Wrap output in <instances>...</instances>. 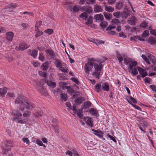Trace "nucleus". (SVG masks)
Returning <instances> with one entry per match:
<instances>
[{
	"label": "nucleus",
	"instance_id": "nucleus-1",
	"mask_svg": "<svg viewBox=\"0 0 156 156\" xmlns=\"http://www.w3.org/2000/svg\"><path fill=\"white\" fill-rule=\"evenodd\" d=\"M15 103L23 107H33L34 106L33 103L28 98L23 95L19 96L16 98Z\"/></svg>",
	"mask_w": 156,
	"mask_h": 156
},
{
	"label": "nucleus",
	"instance_id": "nucleus-2",
	"mask_svg": "<svg viewBox=\"0 0 156 156\" xmlns=\"http://www.w3.org/2000/svg\"><path fill=\"white\" fill-rule=\"evenodd\" d=\"M83 108L79 109V108H68V110L75 117H77L80 119H82L83 118Z\"/></svg>",
	"mask_w": 156,
	"mask_h": 156
},
{
	"label": "nucleus",
	"instance_id": "nucleus-3",
	"mask_svg": "<svg viewBox=\"0 0 156 156\" xmlns=\"http://www.w3.org/2000/svg\"><path fill=\"white\" fill-rule=\"evenodd\" d=\"M94 66L95 71L93 73V74L94 75L96 78L99 79L100 78V75L101 72V69L103 68L102 65L101 63H100L99 64L95 63Z\"/></svg>",
	"mask_w": 156,
	"mask_h": 156
},
{
	"label": "nucleus",
	"instance_id": "nucleus-4",
	"mask_svg": "<svg viewBox=\"0 0 156 156\" xmlns=\"http://www.w3.org/2000/svg\"><path fill=\"white\" fill-rule=\"evenodd\" d=\"M36 88L37 90L42 94L44 95L45 93V90L43 88V85L40 83H36Z\"/></svg>",
	"mask_w": 156,
	"mask_h": 156
},
{
	"label": "nucleus",
	"instance_id": "nucleus-5",
	"mask_svg": "<svg viewBox=\"0 0 156 156\" xmlns=\"http://www.w3.org/2000/svg\"><path fill=\"white\" fill-rule=\"evenodd\" d=\"M81 11L85 12L87 13H90L93 12V9L92 7L90 5H85L80 8Z\"/></svg>",
	"mask_w": 156,
	"mask_h": 156
},
{
	"label": "nucleus",
	"instance_id": "nucleus-6",
	"mask_svg": "<svg viewBox=\"0 0 156 156\" xmlns=\"http://www.w3.org/2000/svg\"><path fill=\"white\" fill-rule=\"evenodd\" d=\"M24 108H20L19 110H14L12 112V114L13 115L16 116V117H21L22 115V113H23Z\"/></svg>",
	"mask_w": 156,
	"mask_h": 156
},
{
	"label": "nucleus",
	"instance_id": "nucleus-7",
	"mask_svg": "<svg viewBox=\"0 0 156 156\" xmlns=\"http://www.w3.org/2000/svg\"><path fill=\"white\" fill-rule=\"evenodd\" d=\"M91 117L84 116L83 117V120L85 121L87 125L91 127L93 126V122Z\"/></svg>",
	"mask_w": 156,
	"mask_h": 156
},
{
	"label": "nucleus",
	"instance_id": "nucleus-8",
	"mask_svg": "<svg viewBox=\"0 0 156 156\" xmlns=\"http://www.w3.org/2000/svg\"><path fill=\"white\" fill-rule=\"evenodd\" d=\"M124 63L126 65H129V67H130V66L133 65V66H136L137 63L136 61L132 62L131 59L128 58H124Z\"/></svg>",
	"mask_w": 156,
	"mask_h": 156
},
{
	"label": "nucleus",
	"instance_id": "nucleus-9",
	"mask_svg": "<svg viewBox=\"0 0 156 156\" xmlns=\"http://www.w3.org/2000/svg\"><path fill=\"white\" fill-rule=\"evenodd\" d=\"M94 62H88L85 65V70L86 73H89L91 69L93 67Z\"/></svg>",
	"mask_w": 156,
	"mask_h": 156
},
{
	"label": "nucleus",
	"instance_id": "nucleus-10",
	"mask_svg": "<svg viewBox=\"0 0 156 156\" xmlns=\"http://www.w3.org/2000/svg\"><path fill=\"white\" fill-rule=\"evenodd\" d=\"M138 67H136V66L132 65L129 67L130 70H131L132 73L133 75H136L138 74Z\"/></svg>",
	"mask_w": 156,
	"mask_h": 156
},
{
	"label": "nucleus",
	"instance_id": "nucleus-11",
	"mask_svg": "<svg viewBox=\"0 0 156 156\" xmlns=\"http://www.w3.org/2000/svg\"><path fill=\"white\" fill-rule=\"evenodd\" d=\"M94 11L95 13L101 12L103 9L102 7L98 4H96L94 8Z\"/></svg>",
	"mask_w": 156,
	"mask_h": 156
},
{
	"label": "nucleus",
	"instance_id": "nucleus-12",
	"mask_svg": "<svg viewBox=\"0 0 156 156\" xmlns=\"http://www.w3.org/2000/svg\"><path fill=\"white\" fill-rule=\"evenodd\" d=\"M138 70L139 73L141 75L142 77L143 78L146 76L147 75V73L143 69L139 67H138Z\"/></svg>",
	"mask_w": 156,
	"mask_h": 156
},
{
	"label": "nucleus",
	"instance_id": "nucleus-13",
	"mask_svg": "<svg viewBox=\"0 0 156 156\" xmlns=\"http://www.w3.org/2000/svg\"><path fill=\"white\" fill-rule=\"evenodd\" d=\"M19 49L22 51L27 48L29 47V45L27 44L24 42H21L19 44Z\"/></svg>",
	"mask_w": 156,
	"mask_h": 156
},
{
	"label": "nucleus",
	"instance_id": "nucleus-14",
	"mask_svg": "<svg viewBox=\"0 0 156 156\" xmlns=\"http://www.w3.org/2000/svg\"><path fill=\"white\" fill-rule=\"evenodd\" d=\"M14 36L13 33L12 32H8L6 34L5 37L8 40L11 41L12 40Z\"/></svg>",
	"mask_w": 156,
	"mask_h": 156
},
{
	"label": "nucleus",
	"instance_id": "nucleus-15",
	"mask_svg": "<svg viewBox=\"0 0 156 156\" xmlns=\"http://www.w3.org/2000/svg\"><path fill=\"white\" fill-rule=\"evenodd\" d=\"M94 18L97 21L101 22L103 20V15L101 14L95 15L94 16Z\"/></svg>",
	"mask_w": 156,
	"mask_h": 156
},
{
	"label": "nucleus",
	"instance_id": "nucleus-16",
	"mask_svg": "<svg viewBox=\"0 0 156 156\" xmlns=\"http://www.w3.org/2000/svg\"><path fill=\"white\" fill-rule=\"evenodd\" d=\"M60 100L61 101H66L68 99L67 95L65 93H61Z\"/></svg>",
	"mask_w": 156,
	"mask_h": 156
},
{
	"label": "nucleus",
	"instance_id": "nucleus-17",
	"mask_svg": "<svg viewBox=\"0 0 156 156\" xmlns=\"http://www.w3.org/2000/svg\"><path fill=\"white\" fill-rule=\"evenodd\" d=\"M136 20L137 19L136 17L133 16L131 17L130 20H128V23L130 25H135Z\"/></svg>",
	"mask_w": 156,
	"mask_h": 156
},
{
	"label": "nucleus",
	"instance_id": "nucleus-18",
	"mask_svg": "<svg viewBox=\"0 0 156 156\" xmlns=\"http://www.w3.org/2000/svg\"><path fill=\"white\" fill-rule=\"evenodd\" d=\"M89 112L90 114L93 115L97 117L99 115V114L98 111L96 109H94V108H91L89 110Z\"/></svg>",
	"mask_w": 156,
	"mask_h": 156
},
{
	"label": "nucleus",
	"instance_id": "nucleus-19",
	"mask_svg": "<svg viewBox=\"0 0 156 156\" xmlns=\"http://www.w3.org/2000/svg\"><path fill=\"white\" fill-rule=\"evenodd\" d=\"M7 92V88L6 87L0 88V95L2 97L5 95Z\"/></svg>",
	"mask_w": 156,
	"mask_h": 156
},
{
	"label": "nucleus",
	"instance_id": "nucleus-20",
	"mask_svg": "<svg viewBox=\"0 0 156 156\" xmlns=\"http://www.w3.org/2000/svg\"><path fill=\"white\" fill-rule=\"evenodd\" d=\"M102 89L106 91H108L109 90V87L108 83H103L102 86Z\"/></svg>",
	"mask_w": 156,
	"mask_h": 156
},
{
	"label": "nucleus",
	"instance_id": "nucleus-21",
	"mask_svg": "<svg viewBox=\"0 0 156 156\" xmlns=\"http://www.w3.org/2000/svg\"><path fill=\"white\" fill-rule=\"evenodd\" d=\"M93 17L92 16H89L87 21L86 22V24L88 26H90L93 23Z\"/></svg>",
	"mask_w": 156,
	"mask_h": 156
},
{
	"label": "nucleus",
	"instance_id": "nucleus-22",
	"mask_svg": "<svg viewBox=\"0 0 156 156\" xmlns=\"http://www.w3.org/2000/svg\"><path fill=\"white\" fill-rule=\"evenodd\" d=\"M37 50L35 49L32 51H29V53L30 55L33 57L34 58H35L37 55Z\"/></svg>",
	"mask_w": 156,
	"mask_h": 156
},
{
	"label": "nucleus",
	"instance_id": "nucleus-23",
	"mask_svg": "<svg viewBox=\"0 0 156 156\" xmlns=\"http://www.w3.org/2000/svg\"><path fill=\"white\" fill-rule=\"evenodd\" d=\"M47 83L49 86L52 88H55L56 87V83L54 82H52L51 80H47Z\"/></svg>",
	"mask_w": 156,
	"mask_h": 156
},
{
	"label": "nucleus",
	"instance_id": "nucleus-24",
	"mask_svg": "<svg viewBox=\"0 0 156 156\" xmlns=\"http://www.w3.org/2000/svg\"><path fill=\"white\" fill-rule=\"evenodd\" d=\"M148 43L152 45L156 44V39L153 37H150L149 38Z\"/></svg>",
	"mask_w": 156,
	"mask_h": 156
},
{
	"label": "nucleus",
	"instance_id": "nucleus-25",
	"mask_svg": "<svg viewBox=\"0 0 156 156\" xmlns=\"http://www.w3.org/2000/svg\"><path fill=\"white\" fill-rule=\"evenodd\" d=\"M104 15L105 18L108 20H110L112 18V15L111 14L105 12H104Z\"/></svg>",
	"mask_w": 156,
	"mask_h": 156
},
{
	"label": "nucleus",
	"instance_id": "nucleus-26",
	"mask_svg": "<svg viewBox=\"0 0 156 156\" xmlns=\"http://www.w3.org/2000/svg\"><path fill=\"white\" fill-rule=\"evenodd\" d=\"M88 16V13L86 12H83L80 15V17L85 20H87Z\"/></svg>",
	"mask_w": 156,
	"mask_h": 156
},
{
	"label": "nucleus",
	"instance_id": "nucleus-27",
	"mask_svg": "<svg viewBox=\"0 0 156 156\" xmlns=\"http://www.w3.org/2000/svg\"><path fill=\"white\" fill-rule=\"evenodd\" d=\"M105 10H106L107 11L110 12H112L114 10V9L113 8L110 6H108L106 5H105Z\"/></svg>",
	"mask_w": 156,
	"mask_h": 156
},
{
	"label": "nucleus",
	"instance_id": "nucleus-28",
	"mask_svg": "<svg viewBox=\"0 0 156 156\" xmlns=\"http://www.w3.org/2000/svg\"><path fill=\"white\" fill-rule=\"evenodd\" d=\"M123 6V3L122 2H119L117 3L116 5L115 9H120Z\"/></svg>",
	"mask_w": 156,
	"mask_h": 156
},
{
	"label": "nucleus",
	"instance_id": "nucleus-29",
	"mask_svg": "<svg viewBox=\"0 0 156 156\" xmlns=\"http://www.w3.org/2000/svg\"><path fill=\"white\" fill-rule=\"evenodd\" d=\"M13 121H15L18 123H24L23 120L21 118H19L18 117H14L13 119Z\"/></svg>",
	"mask_w": 156,
	"mask_h": 156
},
{
	"label": "nucleus",
	"instance_id": "nucleus-30",
	"mask_svg": "<svg viewBox=\"0 0 156 156\" xmlns=\"http://www.w3.org/2000/svg\"><path fill=\"white\" fill-rule=\"evenodd\" d=\"M48 67V62H45L41 66V69L43 70H46Z\"/></svg>",
	"mask_w": 156,
	"mask_h": 156
},
{
	"label": "nucleus",
	"instance_id": "nucleus-31",
	"mask_svg": "<svg viewBox=\"0 0 156 156\" xmlns=\"http://www.w3.org/2000/svg\"><path fill=\"white\" fill-rule=\"evenodd\" d=\"M101 84L97 83L95 86V90L98 92L101 91Z\"/></svg>",
	"mask_w": 156,
	"mask_h": 156
},
{
	"label": "nucleus",
	"instance_id": "nucleus-32",
	"mask_svg": "<svg viewBox=\"0 0 156 156\" xmlns=\"http://www.w3.org/2000/svg\"><path fill=\"white\" fill-rule=\"evenodd\" d=\"M104 135V133L102 132L101 130H99L96 134L95 135L98 136L100 138H103V136Z\"/></svg>",
	"mask_w": 156,
	"mask_h": 156
},
{
	"label": "nucleus",
	"instance_id": "nucleus-33",
	"mask_svg": "<svg viewBox=\"0 0 156 156\" xmlns=\"http://www.w3.org/2000/svg\"><path fill=\"white\" fill-rule=\"evenodd\" d=\"M67 5V9L69 10H70L71 12H72V8L73 5L72 3H66V4Z\"/></svg>",
	"mask_w": 156,
	"mask_h": 156
},
{
	"label": "nucleus",
	"instance_id": "nucleus-34",
	"mask_svg": "<svg viewBox=\"0 0 156 156\" xmlns=\"http://www.w3.org/2000/svg\"><path fill=\"white\" fill-rule=\"evenodd\" d=\"M66 88L67 90V92L69 94H71L74 92V89L69 86H66Z\"/></svg>",
	"mask_w": 156,
	"mask_h": 156
},
{
	"label": "nucleus",
	"instance_id": "nucleus-35",
	"mask_svg": "<svg viewBox=\"0 0 156 156\" xmlns=\"http://www.w3.org/2000/svg\"><path fill=\"white\" fill-rule=\"evenodd\" d=\"M80 6L77 5L73 6L72 8V12H77L79 11V9H80Z\"/></svg>",
	"mask_w": 156,
	"mask_h": 156
},
{
	"label": "nucleus",
	"instance_id": "nucleus-36",
	"mask_svg": "<svg viewBox=\"0 0 156 156\" xmlns=\"http://www.w3.org/2000/svg\"><path fill=\"white\" fill-rule=\"evenodd\" d=\"M42 22L41 21H40L38 22H37L36 24L35 25V30H38L40 26L41 25Z\"/></svg>",
	"mask_w": 156,
	"mask_h": 156
},
{
	"label": "nucleus",
	"instance_id": "nucleus-37",
	"mask_svg": "<svg viewBox=\"0 0 156 156\" xmlns=\"http://www.w3.org/2000/svg\"><path fill=\"white\" fill-rule=\"evenodd\" d=\"M121 16L124 19H126L128 16L129 14L128 12H123L121 14Z\"/></svg>",
	"mask_w": 156,
	"mask_h": 156
},
{
	"label": "nucleus",
	"instance_id": "nucleus-38",
	"mask_svg": "<svg viewBox=\"0 0 156 156\" xmlns=\"http://www.w3.org/2000/svg\"><path fill=\"white\" fill-rule=\"evenodd\" d=\"M82 98L81 97H78L75 100V102L77 104L79 105L82 102Z\"/></svg>",
	"mask_w": 156,
	"mask_h": 156
},
{
	"label": "nucleus",
	"instance_id": "nucleus-39",
	"mask_svg": "<svg viewBox=\"0 0 156 156\" xmlns=\"http://www.w3.org/2000/svg\"><path fill=\"white\" fill-rule=\"evenodd\" d=\"M137 118L140 120V122H143L142 126H143V127H146V126H147V123L145 122H144V118L140 116L137 117Z\"/></svg>",
	"mask_w": 156,
	"mask_h": 156
},
{
	"label": "nucleus",
	"instance_id": "nucleus-40",
	"mask_svg": "<svg viewBox=\"0 0 156 156\" xmlns=\"http://www.w3.org/2000/svg\"><path fill=\"white\" fill-rule=\"evenodd\" d=\"M108 25L107 22L105 21H103L101 22L100 25L103 29H105Z\"/></svg>",
	"mask_w": 156,
	"mask_h": 156
},
{
	"label": "nucleus",
	"instance_id": "nucleus-41",
	"mask_svg": "<svg viewBox=\"0 0 156 156\" xmlns=\"http://www.w3.org/2000/svg\"><path fill=\"white\" fill-rule=\"evenodd\" d=\"M137 38L139 40H140L141 41H144V39L140 37H138V36H134L133 37H131L130 38V40L131 41H135V39H137Z\"/></svg>",
	"mask_w": 156,
	"mask_h": 156
},
{
	"label": "nucleus",
	"instance_id": "nucleus-42",
	"mask_svg": "<svg viewBox=\"0 0 156 156\" xmlns=\"http://www.w3.org/2000/svg\"><path fill=\"white\" fill-rule=\"evenodd\" d=\"M149 35L148 31L145 30L142 34V37H148Z\"/></svg>",
	"mask_w": 156,
	"mask_h": 156
},
{
	"label": "nucleus",
	"instance_id": "nucleus-43",
	"mask_svg": "<svg viewBox=\"0 0 156 156\" xmlns=\"http://www.w3.org/2000/svg\"><path fill=\"white\" fill-rule=\"evenodd\" d=\"M30 115V112L28 111H26L24 113H23V115L24 117H28Z\"/></svg>",
	"mask_w": 156,
	"mask_h": 156
},
{
	"label": "nucleus",
	"instance_id": "nucleus-44",
	"mask_svg": "<svg viewBox=\"0 0 156 156\" xmlns=\"http://www.w3.org/2000/svg\"><path fill=\"white\" fill-rule=\"evenodd\" d=\"M44 32L48 34H51L53 33V30L51 29H48L44 31Z\"/></svg>",
	"mask_w": 156,
	"mask_h": 156
},
{
	"label": "nucleus",
	"instance_id": "nucleus-45",
	"mask_svg": "<svg viewBox=\"0 0 156 156\" xmlns=\"http://www.w3.org/2000/svg\"><path fill=\"white\" fill-rule=\"evenodd\" d=\"M84 107H88L92 106L91 103L89 101H87L84 103Z\"/></svg>",
	"mask_w": 156,
	"mask_h": 156
},
{
	"label": "nucleus",
	"instance_id": "nucleus-46",
	"mask_svg": "<svg viewBox=\"0 0 156 156\" xmlns=\"http://www.w3.org/2000/svg\"><path fill=\"white\" fill-rule=\"evenodd\" d=\"M59 70H60L61 71L64 73H68L69 71V70L66 68L63 67L62 66L61 68H59Z\"/></svg>",
	"mask_w": 156,
	"mask_h": 156
},
{
	"label": "nucleus",
	"instance_id": "nucleus-47",
	"mask_svg": "<svg viewBox=\"0 0 156 156\" xmlns=\"http://www.w3.org/2000/svg\"><path fill=\"white\" fill-rule=\"evenodd\" d=\"M142 57L143 59L148 64H151L149 60L147 59L146 56L145 55H143Z\"/></svg>",
	"mask_w": 156,
	"mask_h": 156
},
{
	"label": "nucleus",
	"instance_id": "nucleus-48",
	"mask_svg": "<svg viewBox=\"0 0 156 156\" xmlns=\"http://www.w3.org/2000/svg\"><path fill=\"white\" fill-rule=\"evenodd\" d=\"M35 31H37V33L35 35V37L36 38L41 36L43 34V33L42 31H40L39 29H38V30H35Z\"/></svg>",
	"mask_w": 156,
	"mask_h": 156
},
{
	"label": "nucleus",
	"instance_id": "nucleus-49",
	"mask_svg": "<svg viewBox=\"0 0 156 156\" xmlns=\"http://www.w3.org/2000/svg\"><path fill=\"white\" fill-rule=\"evenodd\" d=\"M112 22L113 24L117 25L119 23V21L118 19H113L112 20Z\"/></svg>",
	"mask_w": 156,
	"mask_h": 156
},
{
	"label": "nucleus",
	"instance_id": "nucleus-50",
	"mask_svg": "<svg viewBox=\"0 0 156 156\" xmlns=\"http://www.w3.org/2000/svg\"><path fill=\"white\" fill-rule=\"evenodd\" d=\"M46 51L48 53L49 55L51 57H53L54 56V52L52 50L50 49H48L46 50Z\"/></svg>",
	"mask_w": 156,
	"mask_h": 156
},
{
	"label": "nucleus",
	"instance_id": "nucleus-51",
	"mask_svg": "<svg viewBox=\"0 0 156 156\" xmlns=\"http://www.w3.org/2000/svg\"><path fill=\"white\" fill-rule=\"evenodd\" d=\"M70 79L73 82H74L77 85L79 84L80 83V82L75 77H72Z\"/></svg>",
	"mask_w": 156,
	"mask_h": 156
},
{
	"label": "nucleus",
	"instance_id": "nucleus-52",
	"mask_svg": "<svg viewBox=\"0 0 156 156\" xmlns=\"http://www.w3.org/2000/svg\"><path fill=\"white\" fill-rule=\"evenodd\" d=\"M39 59L40 60L43 62L44 60V57L42 53H40L39 54Z\"/></svg>",
	"mask_w": 156,
	"mask_h": 156
},
{
	"label": "nucleus",
	"instance_id": "nucleus-53",
	"mask_svg": "<svg viewBox=\"0 0 156 156\" xmlns=\"http://www.w3.org/2000/svg\"><path fill=\"white\" fill-rule=\"evenodd\" d=\"M39 74L40 76L43 77H46L47 76V73L45 72H40Z\"/></svg>",
	"mask_w": 156,
	"mask_h": 156
},
{
	"label": "nucleus",
	"instance_id": "nucleus-54",
	"mask_svg": "<svg viewBox=\"0 0 156 156\" xmlns=\"http://www.w3.org/2000/svg\"><path fill=\"white\" fill-rule=\"evenodd\" d=\"M52 127L55 129V132L57 133H59V130L58 129V126L56 125H52Z\"/></svg>",
	"mask_w": 156,
	"mask_h": 156
},
{
	"label": "nucleus",
	"instance_id": "nucleus-55",
	"mask_svg": "<svg viewBox=\"0 0 156 156\" xmlns=\"http://www.w3.org/2000/svg\"><path fill=\"white\" fill-rule=\"evenodd\" d=\"M148 24L145 21L143 22L140 25V26L142 27L145 28L147 26Z\"/></svg>",
	"mask_w": 156,
	"mask_h": 156
},
{
	"label": "nucleus",
	"instance_id": "nucleus-56",
	"mask_svg": "<svg viewBox=\"0 0 156 156\" xmlns=\"http://www.w3.org/2000/svg\"><path fill=\"white\" fill-rule=\"evenodd\" d=\"M56 65L57 67H60V68H61L62 66V64L61 63L60 61L59 60L57 61Z\"/></svg>",
	"mask_w": 156,
	"mask_h": 156
},
{
	"label": "nucleus",
	"instance_id": "nucleus-57",
	"mask_svg": "<svg viewBox=\"0 0 156 156\" xmlns=\"http://www.w3.org/2000/svg\"><path fill=\"white\" fill-rule=\"evenodd\" d=\"M96 0H87V4H94L95 3Z\"/></svg>",
	"mask_w": 156,
	"mask_h": 156
},
{
	"label": "nucleus",
	"instance_id": "nucleus-58",
	"mask_svg": "<svg viewBox=\"0 0 156 156\" xmlns=\"http://www.w3.org/2000/svg\"><path fill=\"white\" fill-rule=\"evenodd\" d=\"M95 43L97 45L101 44H104V41L100 40H96Z\"/></svg>",
	"mask_w": 156,
	"mask_h": 156
},
{
	"label": "nucleus",
	"instance_id": "nucleus-59",
	"mask_svg": "<svg viewBox=\"0 0 156 156\" xmlns=\"http://www.w3.org/2000/svg\"><path fill=\"white\" fill-rule=\"evenodd\" d=\"M23 141L24 143H26L27 144H28L30 143V141L27 138H23Z\"/></svg>",
	"mask_w": 156,
	"mask_h": 156
},
{
	"label": "nucleus",
	"instance_id": "nucleus-60",
	"mask_svg": "<svg viewBox=\"0 0 156 156\" xmlns=\"http://www.w3.org/2000/svg\"><path fill=\"white\" fill-rule=\"evenodd\" d=\"M151 34L156 36V30H151L150 31Z\"/></svg>",
	"mask_w": 156,
	"mask_h": 156
},
{
	"label": "nucleus",
	"instance_id": "nucleus-61",
	"mask_svg": "<svg viewBox=\"0 0 156 156\" xmlns=\"http://www.w3.org/2000/svg\"><path fill=\"white\" fill-rule=\"evenodd\" d=\"M115 28V27L113 25H111L109 27H108L106 29L107 30H110L114 29Z\"/></svg>",
	"mask_w": 156,
	"mask_h": 156
},
{
	"label": "nucleus",
	"instance_id": "nucleus-62",
	"mask_svg": "<svg viewBox=\"0 0 156 156\" xmlns=\"http://www.w3.org/2000/svg\"><path fill=\"white\" fill-rule=\"evenodd\" d=\"M7 95L11 98H13L14 97V94L13 93L11 92H9L7 94Z\"/></svg>",
	"mask_w": 156,
	"mask_h": 156
},
{
	"label": "nucleus",
	"instance_id": "nucleus-63",
	"mask_svg": "<svg viewBox=\"0 0 156 156\" xmlns=\"http://www.w3.org/2000/svg\"><path fill=\"white\" fill-rule=\"evenodd\" d=\"M108 137L112 140L114 142L116 143V140L115 139V138L112 136L108 135Z\"/></svg>",
	"mask_w": 156,
	"mask_h": 156
},
{
	"label": "nucleus",
	"instance_id": "nucleus-64",
	"mask_svg": "<svg viewBox=\"0 0 156 156\" xmlns=\"http://www.w3.org/2000/svg\"><path fill=\"white\" fill-rule=\"evenodd\" d=\"M43 114V112L42 111H38L36 114V115L37 116H41Z\"/></svg>",
	"mask_w": 156,
	"mask_h": 156
}]
</instances>
